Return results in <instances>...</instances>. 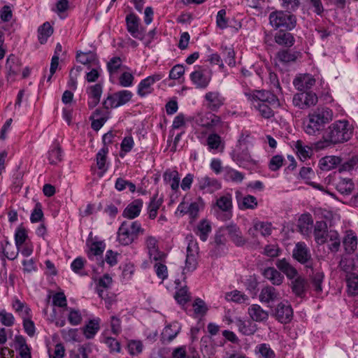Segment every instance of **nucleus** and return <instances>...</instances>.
<instances>
[{"label": "nucleus", "mask_w": 358, "mask_h": 358, "mask_svg": "<svg viewBox=\"0 0 358 358\" xmlns=\"http://www.w3.org/2000/svg\"><path fill=\"white\" fill-rule=\"evenodd\" d=\"M353 129L345 120H337L326 128L322 138L315 143L317 150H323L348 141L352 136Z\"/></svg>", "instance_id": "1"}, {"label": "nucleus", "mask_w": 358, "mask_h": 358, "mask_svg": "<svg viewBox=\"0 0 358 358\" xmlns=\"http://www.w3.org/2000/svg\"><path fill=\"white\" fill-rule=\"evenodd\" d=\"M275 265L288 279L291 280L290 287L295 296L303 298L306 292V280L299 275L297 270L285 258L277 260Z\"/></svg>", "instance_id": "2"}, {"label": "nucleus", "mask_w": 358, "mask_h": 358, "mask_svg": "<svg viewBox=\"0 0 358 358\" xmlns=\"http://www.w3.org/2000/svg\"><path fill=\"white\" fill-rule=\"evenodd\" d=\"M333 111L327 107H320L308 115L304 122V131L308 135H316L322 127L333 120Z\"/></svg>", "instance_id": "3"}, {"label": "nucleus", "mask_w": 358, "mask_h": 358, "mask_svg": "<svg viewBox=\"0 0 358 358\" xmlns=\"http://www.w3.org/2000/svg\"><path fill=\"white\" fill-rule=\"evenodd\" d=\"M145 229L137 220L123 221L118 228L117 241L122 245H129L136 241L140 235H143Z\"/></svg>", "instance_id": "4"}, {"label": "nucleus", "mask_w": 358, "mask_h": 358, "mask_svg": "<svg viewBox=\"0 0 358 358\" xmlns=\"http://www.w3.org/2000/svg\"><path fill=\"white\" fill-rule=\"evenodd\" d=\"M244 94L253 106H255V103L262 104L264 103H268L271 106H279L278 99L269 91L252 90L245 92Z\"/></svg>", "instance_id": "5"}, {"label": "nucleus", "mask_w": 358, "mask_h": 358, "mask_svg": "<svg viewBox=\"0 0 358 358\" xmlns=\"http://www.w3.org/2000/svg\"><path fill=\"white\" fill-rule=\"evenodd\" d=\"M270 24L275 29L280 27L291 30L295 27V17L283 11L272 12L269 15Z\"/></svg>", "instance_id": "6"}, {"label": "nucleus", "mask_w": 358, "mask_h": 358, "mask_svg": "<svg viewBox=\"0 0 358 358\" xmlns=\"http://www.w3.org/2000/svg\"><path fill=\"white\" fill-rule=\"evenodd\" d=\"M194 122L196 126L211 130L217 127H222L224 124L220 116L212 113L211 112H206L199 113L194 117Z\"/></svg>", "instance_id": "7"}, {"label": "nucleus", "mask_w": 358, "mask_h": 358, "mask_svg": "<svg viewBox=\"0 0 358 358\" xmlns=\"http://www.w3.org/2000/svg\"><path fill=\"white\" fill-rule=\"evenodd\" d=\"M133 94L129 90H121L108 94L103 101V105L106 109L115 108L127 103L131 99Z\"/></svg>", "instance_id": "8"}, {"label": "nucleus", "mask_w": 358, "mask_h": 358, "mask_svg": "<svg viewBox=\"0 0 358 358\" xmlns=\"http://www.w3.org/2000/svg\"><path fill=\"white\" fill-rule=\"evenodd\" d=\"M292 257L301 264L306 265L307 268H312V255L309 248L305 243L299 242L295 245L292 251Z\"/></svg>", "instance_id": "9"}, {"label": "nucleus", "mask_w": 358, "mask_h": 358, "mask_svg": "<svg viewBox=\"0 0 358 358\" xmlns=\"http://www.w3.org/2000/svg\"><path fill=\"white\" fill-rule=\"evenodd\" d=\"M318 101L317 96L313 92H302L296 94L292 99L294 106L300 109L314 106Z\"/></svg>", "instance_id": "10"}, {"label": "nucleus", "mask_w": 358, "mask_h": 358, "mask_svg": "<svg viewBox=\"0 0 358 358\" xmlns=\"http://www.w3.org/2000/svg\"><path fill=\"white\" fill-rule=\"evenodd\" d=\"M196 185L203 194H213L222 187L221 182L218 180L208 176L198 178Z\"/></svg>", "instance_id": "11"}, {"label": "nucleus", "mask_w": 358, "mask_h": 358, "mask_svg": "<svg viewBox=\"0 0 358 358\" xmlns=\"http://www.w3.org/2000/svg\"><path fill=\"white\" fill-rule=\"evenodd\" d=\"M163 77L164 75L162 73H155L142 80L138 85V95L141 97H144L152 94L154 90L152 85L156 82L162 80Z\"/></svg>", "instance_id": "12"}, {"label": "nucleus", "mask_w": 358, "mask_h": 358, "mask_svg": "<svg viewBox=\"0 0 358 358\" xmlns=\"http://www.w3.org/2000/svg\"><path fill=\"white\" fill-rule=\"evenodd\" d=\"M127 30L135 38L143 41L145 38V29L139 27V18L134 14L126 17Z\"/></svg>", "instance_id": "13"}, {"label": "nucleus", "mask_w": 358, "mask_h": 358, "mask_svg": "<svg viewBox=\"0 0 358 358\" xmlns=\"http://www.w3.org/2000/svg\"><path fill=\"white\" fill-rule=\"evenodd\" d=\"M273 315L280 322L287 324L292 319L293 310L287 301H282L273 310Z\"/></svg>", "instance_id": "14"}, {"label": "nucleus", "mask_w": 358, "mask_h": 358, "mask_svg": "<svg viewBox=\"0 0 358 358\" xmlns=\"http://www.w3.org/2000/svg\"><path fill=\"white\" fill-rule=\"evenodd\" d=\"M204 100L210 110L217 111L224 104L225 98L218 91H210L206 93Z\"/></svg>", "instance_id": "15"}, {"label": "nucleus", "mask_w": 358, "mask_h": 358, "mask_svg": "<svg viewBox=\"0 0 358 358\" xmlns=\"http://www.w3.org/2000/svg\"><path fill=\"white\" fill-rule=\"evenodd\" d=\"M281 299L280 292L271 285L262 287L259 295L260 302L266 304L273 303Z\"/></svg>", "instance_id": "16"}, {"label": "nucleus", "mask_w": 358, "mask_h": 358, "mask_svg": "<svg viewBox=\"0 0 358 358\" xmlns=\"http://www.w3.org/2000/svg\"><path fill=\"white\" fill-rule=\"evenodd\" d=\"M190 79L197 88L203 89L208 85L211 78L208 75L206 71L199 66L190 74Z\"/></svg>", "instance_id": "17"}, {"label": "nucleus", "mask_w": 358, "mask_h": 358, "mask_svg": "<svg viewBox=\"0 0 358 358\" xmlns=\"http://www.w3.org/2000/svg\"><path fill=\"white\" fill-rule=\"evenodd\" d=\"M143 206V201L141 199H134L124 208L122 216L128 220H133L139 216Z\"/></svg>", "instance_id": "18"}, {"label": "nucleus", "mask_w": 358, "mask_h": 358, "mask_svg": "<svg viewBox=\"0 0 358 358\" xmlns=\"http://www.w3.org/2000/svg\"><path fill=\"white\" fill-rule=\"evenodd\" d=\"M103 92L102 85L97 83L87 87L88 106L90 108L96 107L100 101Z\"/></svg>", "instance_id": "19"}, {"label": "nucleus", "mask_w": 358, "mask_h": 358, "mask_svg": "<svg viewBox=\"0 0 358 358\" xmlns=\"http://www.w3.org/2000/svg\"><path fill=\"white\" fill-rule=\"evenodd\" d=\"M327 224L324 221H317L314 224L313 236L317 245L326 243V238L329 235Z\"/></svg>", "instance_id": "20"}, {"label": "nucleus", "mask_w": 358, "mask_h": 358, "mask_svg": "<svg viewBox=\"0 0 358 358\" xmlns=\"http://www.w3.org/2000/svg\"><path fill=\"white\" fill-rule=\"evenodd\" d=\"M231 322L243 335H252L257 331V325L251 321L235 318Z\"/></svg>", "instance_id": "21"}, {"label": "nucleus", "mask_w": 358, "mask_h": 358, "mask_svg": "<svg viewBox=\"0 0 358 358\" xmlns=\"http://www.w3.org/2000/svg\"><path fill=\"white\" fill-rule=\"evenodd\" d=\"M293 83L298 90L305 91L315 85V79L310 74H303L295 78Z\"/></svg>", "instance_id": "22"}, {"label": "nucleus", "mask_w": 358, "mask_h": 358, "mask_svg": "<svg viewBox=\"0 0 358 358\" xmlns=\"http://www.w3.org/2000/svg\"><path fill=\"white\" fill-rule=\"evenodd\" d=\"M263 276L269 280L272 285L280 286L284 281L283 275L274 267H267L262 271Z\"/></svg>", "instance_id": "23"}, {"label": "nucleus", "mask_w": 358, "mask_h": 358, "mask_svg": "<svg viewBox=\"0 0 358 358\" xmlns=\"http://www.w3.org/2000/svg\"><path fill=\"white\" fill-rule=\"evenodd\" d=\"M248 313L253 321L258 322H264L268 318V311L264 310L258 304L251 305L248 308Z\"/></svg>", "instance_id": "24"}, {"label": "nucleus", "mask_w": 358, "mask_h": 358, "mask_svg": "<svg viewBox=\"0 0 358 358\" xmlns=\"http://www.w3.org/2000/svg\"><path fill=\"white\" fill-rule=\"evenodd\" d=\"M299 53L290 50H280L275 56V64H287L290 62H294L298 57Z\"/></svg>", "instance_id": "25"}, {"label": "nucleus", "mask_w": 358, "mask_h": 358, "mask_svg": "<svg viewBox=\"0 0 358 358\" xmlns=\"http://www.w3.org/2000/svg\"><path fill=\"white\" fill-rule=\"evenodd\" d=\"M238 144V149L234 152L233 158L239 164H243L244 162L250 161L251 157L248 152L244 140L239 139Z\"/></svg>", "instance_id": "26"}, {"label": "nucleus", "mask_w": 358, "mask_h": 358, "mask_svg": "<svg viewBox=\"0 0 358 358\" xmlns=\"http://www.w3.org/2000/svg\"><path fill=\"white\" fill-rule=\"evenodd\" d=\"M163 179L166 184L171 186L172 190L176 192L179 188L180 177L179 173L176 170H166L163 175Z\"/></svg>", "instance_id": "27"}, {"label": "nucleus", "mask_w": 358, "mask_h": 358, "mask_svg": "<svg viewBox=\"0 0 358 358\" xmlns=\"http://www.w3.org/2000/svg\"><path fill=\"white\" fill-rule=\"evenodd\" d=\"M164 201L163 197L159 196L158 192H156L151 198L148 207L149 218L154 220L157 215V212Z\"/></svg>", "instance_id": "28"}, {"label": "nucleus", "mask_w": 358, "mask_h": 358, "mask_svg": "<svg viewBox=\"0 0 358 358\" xmlns=\"http://www.w3.org/2000/svg\"><path fill=\"white\" fill-rule=\"evenodd\" d=\"M326 243H327L328 249L330 252L336 253L341 248V237L339 234L336 230H329V235L326 238Z\"/></svg>", "instance_id": "29"}, {"label": "nucleus", "mask_w": 358, "mask_h": 358, "mask_svg": "<svg viewBox=\"0 0 358 358\" xmlns=\"http://www.w3.org/2000/svg\"><path fill=\"white\" fill-rule=\"evenodd\" d=\"M15 348L19 352L21 358H31V350L22 336L15 337Z\"/></svg>", "instance_id": "30"}, {"label": "nucleus", "mask_w": 358, "mask_h": 358, "mask_svg": "<svg viewBox=\"0 0 358 358\" xmlns=\"http://www.w3.org/2000/svg\"><path fill=\"white\" fill-rule=\"evenodd\" d=\"M6 69L7 71V76L10 78H14V77L19 73V62L14 55L11 54L7 57Z\"/></svg>", "instance_id": "31"}, {"label": "nucleus", "mask_w": 358, "mask_h": 358, "mask_svg": "<svg viewBox=\"0 0 358 358\" xmlns=\"http://www.w3.org/2000/svg\"><path fill=\"white\" fill-rule=\"evenodd\" d=\"M343 247L347 253L351 254L355 251L357 248V237L352 231H347L343 240Z\"/></svg>", "instance_id": "32"}, {"label": "nucleus", "mask_w": 358, "mask_h": 358, "mask_svg": "<svg viewBox=\"0 0 358 358\" xmlns=\"http://www.w3.org/2000/svg\"><path fill=\"white\" fill-rule=\"evenodd\" d=\"M313 225V220L310 214H303L300 216L298 221V227L299 229V231L303 235L309 234Z\"/></svg>", "instance_id": "33"}, {"label": "nucleus", "mask_w": 358, "mask_h": 358, "mask_svg": "<svg viewBox=\"0 0 358 358\" xmlns=\"http://www.w3.org/2000/svg\"><path fill=\"white\" fill-rule=\"evenodd\" d=\"M77 61L84 65H91L96 66L99 64V60L96 55L93 52H78L76 55Z\"/></svg>", "instance_id": "34"}, {"label": "nucleus", "mask_w": 358, "mask_h": 358, "mask_svg": "<svg viewBox=\"0 0 358 358\" xmlns=\"http://www.w3.org/2000/svg\"><path fill=\"white\" fill-rule=\"evenodd\" d=\"M99 324L100 319L96 318L94 320H90L88 323L85 327H83V334L87 339H91L94 337L100 329Z\"/></svg>", "instance_id": "35"}, {"label": "nucleus", "mask_w": 358, "mask_h": 358, "mask_svg": "<svg viewBox=\"0 0 358 358\" xmlns=\"http://www.w3.org/2000/svg\"><path fill=\"white\" fill-rule=\"evenodd\" d=\"M274 39L277 44L287 48L292 47L295 42V39L291 33L282 31L275 34Z\"/></svg>", "instance_id": "36"}, {"label": "nucleus", "mask_w": 358, "mask_h": 358, "mask_svg": "<svg viewBox=\"0 0 358 358\" xmlns=\"http://www.w3.org/2000/svg\"><path fill=\"white\" fill-rule=\"evenodd\" d=\"M293 147L301 160L304 161L310 158L312 154L310 147L305 145L302 141L298 140L293 142Z\"/></svg>", "instance_id": "37"}, {"label": "nucleus", "mask_w": 358, "mask_h": 358, "mask_svg": "<svg viewBox=\"0 0 358 358\" xmlns=\"http://www.w3.org/2000/svg\"><path fill=\"white\" fill-rule=\"evenodd\" d=\"M255 354L257 358H274L275 352L269 344L260 343L256 345Z\"/></svg>", "instance_id": "38"}, {"label": "nucleus", "mask_w": 358, "mask_h": 358, "mask_svg": "<svg viewBox=\"0 0 358 358\" xmlns=\"http://www.w3.org/2000/svg\"><path fill=\"white\" fill-rule=\"evenodd\" d=\"M215 206L223 212H230L232 208V196L226 194L220 196L216 201Z\"/></svg>", "instance_id": "39"}, {"label": "nucleus", "mask_w": 358, "mask_h": 358, "mask_svg": "<svg viewBox=\"0 0 358 358\" xmlns=\"http://www.w3.org/2000/svg\"><path fill=\"white\" fill-rule=\"evenodd\" d=\"M238 199V207L241 210L255 209L258 206L257 198L252 195H246Z\"/></svg>", "instance_id": "40"}, {"label": "nucleus", "mask_w": 358, "mask_h": 358, "mask_svg": "<svg viewBox=\"0 0 358 358\" xmlns=\"http://www.w3.org/2000/svg\"><path fill=\"white\" fill-rule=\"evenodd\" d=\"M336 187L341 194L348 195L353 190L354 184L351 179L340 178L336 184Z\"/></svg>", "instance_id": "41"}, {"label": "nucleus", "mask_w": 358, "mask_h": 358, "mask_svg": "<svg viewBox=\"0 0 358 358\" xmlns=\"http://www.w3.org/2000/svg\"><path fill=\"white\" fill-rule=\"evenodd\" d=\"M210 231L211 226L210 222L207 220H202L197 225L195 233L202 241H206Z\"/></svg>", "instance_id": "42"}, {"label": "nucleus", "mask_w": 358, "mask_h": 358, "mask_svg": "<svg viewBox=\"0 0 358 358\" xmlns=\"http://www.w3.org/2000/svg\"><path fill=\"white\" fill-rule=\"evenodd\" d=\"M53 28L48 22H45L38 29V38L41 44L46 43L48 38L52 34Z\"/></svg>", "instance_id": "43"}, {"label": "nucleus", "mask_w": 358, "mask_h": 358, "mask_svg": "<svg viewBox=\"0 0 358 358\" xmlns=\"http://www.w3.org/2000/svg\"><path fill=\"white\" fill-rule=\"evenodd\" d=\"M348 292L351 296L358 294V275L348 273L346 275Z\"/></svg>", "instance_id": "44"}, {"label": "nucleus", "mask_w": 358, "mask_h": 358, "mask_svg": "<svg viewBox=\"0 0 358 358\" xmlns=\"http://www.w3.org/2000/svg\"><path fill=\"white\" fill-rule=\"evenodd\" d=\"M224 178L227 181L241 182L244 179V174L231 168L226 167L224 169Z\"/></svg>", "instance_id": "45"}, {"label": "nucleus", "mask_w": 358, "mask_h": 358, "mask_svg": "<svg viewBox=\"0 0 358 358\" xmlns=\"http://www.w3.org/2000/svg\"><path fill=\"white\" fill-rule=\"evenodd\" d=\"M106 66L110 78H112L122 66V61L120 57H113L108 61Z\"/></svg>", "instance_id": "46"}, {"label": "nucleus", "mask_w": 358, "mask_h": 358, "mask_svg": "<svg viewBox=\"0 0 358 358\" xmlns=\"http://www.w3.org/2000/svg\"><path fill=\"white\" fill-rule=\"evenodd\" d=\"M108 152V148L106 146H103L96 154V165L99 170L103 173L107 171L106 167V156Z\"/></svg>", "instance_id": "47"}, {"label": "nucleus", "mask_w": 358, "mask_h": 358, "mask_svg": "<svg viewBox=\"0 0 358 358\" xmlns=\"http://www.w3.org/2000/svg\"><path fill=\"white\" fill-rule=\"evenodd\" d=\"M271 105L268 103L262 104L255 103V106H253L259 113V115L265 118L269 119L274 116V112L271 107Z\"/></svg>", "instance_id": "48"}, {"label": "nucleus", "mask_w": 358, "mask_h": 358, "mask_svg": "<svg viewBox=\"0 0 358 358\" xmlns=\"http://www.w3.org/2000/svg\"><path fill=\"white\" fill-rule=\"evenodd\" d=\"M154 271L158 278L164 280H166L169 276L168 268L164 262H156L153 265Z\"/></svg>", "instance_id": "49"}, {"label": "nucleus", "mask_w": 358, "mask_h": 358, "mask_svg": "<svg viewBox=\"0 0 358 358\" xmlns=\"http://www.w3.org/2000/svg\"><path fill=\"white\" fill-rule=\"evenodd\" d=\"M338 162V158L333 156H327L322 158L319 162L320 167L323 171L333 169Z\"/></svg>", "instance_id": "50"}, {"label": "nucleus", "mask_w": 358, "mask_h": 358, "mask_svg": "<svg viewBox=\"0 0 358 358\" xmlns=\"http://www.w3.org/2000/svg\"><path fill=\"white\" fill-rule=\"evenodd\" d=\"M13 308L22 317H29L31 310L26 303L19 299H15L13 302Z\"/></svg>", "instance_id": "51"}, {"label": "nucleus", "mask_w": 358, "mask_h": 358, "mask_svg": "<svg viewBox=\"0 0 358 358\" xmlns=\"http://www.w3.org/2000/svg\"><path fill=\"white\" fill-rule=\"evenodd\" d=\"M227 230L230 235V238L236 243V245H242L245 243V239L241 236V233L239 231V229L236 227V226H229L227 227Z\"/></svg>", "instance_id": "52"}, {"label": "nucleus", "mask_w": 358, "mask_h": 358, "mask_svg": "<svg viewBox=\"0 0 358 358\" xmlns=\"http://www.w3.org/2000/svg\"><path fill=\"white\" fill-rule=\"evenodd\" d=\"M206 143L210 151L217 150L222 144L221 137L217 134H210L206 139Z\"/></svg>", "instance_id": "53"}, {"label": "nucleus", "mask_w": 358, "mask_h": 358, "mask_svg": "<svg viewBox=\"0 0 358 358\" xmlns=\"http://www.w3.org/2000/svg\"><path fill=\"white\" fill-rule=\"evenodd\" d=\"M101 110L99 109H96L93 115H92V128L94 130H99L101 128V127L104 124V123L107 120V117L106 115H103V117H100Z\"/></svg>", "instance_id": "54"}, {"label": "nucleus", "mask_w": 358, "mask_h": 358, "mask_svg": "<svg viewBox=\"0 0 358 358\" xmlns=\"http://www.w3.org/2000/svg\"><path fill=\"white\" fill-rule=\"evenodd\" d=\"M48 160L50 164L55 165L62 160L61 148L55 146L51 148L48 152Z\"/></svg>", "instance_id": "55"}, {"label": "nucleus", "mask_w": 358, "mask_h": 358, "mask_svg": "<svg viewBox=\"0 0 358 358\" xmlns=\"http://www.w3.org/2000/svg\"><path fill=\"white\" fill-rule=\"evenodd\" d=\"M197 267V256L194 255H187L185 266L183 268V274L194 271Z\"/></svg>", "instance_id": "56"}, {"label": "nucleus", "mask_w": 358, "mask_h": 358, "mask_svg": "<svg viewBox=\"0 0 358 358\" xmlns=\"http://www.w3.org/2000/svg\"><path fill=\"white\" fill-rule=\"evenodd\" d=\"M254 230L259 231L263 236H269L272 232L271 224L264 222H257L254 224Z\"/></svg>", "instance_id": "57"}, {"label": "nucleus", "mask_w": 358, "mask_h": 358, "mask_svg": "<svg viewBox=\"0 0 358 358\" xmlns=\"http://www.w3.org/2000/svg\"><path fill=\"white\" fill-rule=\"evenodd\" d=\"M324 278V275L322 272H317L314 273L311 278L312 285L314 287V290L317 293L322 292V284Z\"/></svg>", "instance_id": "58"}, {"label": "nucleus", "mask_w": 358, "mask_h": 358, "mask_svg": "<svg viewBox=\"0 0 358 358\" xmlns=\"http://www.w3.org/2000/svg\"><path fill=\"white\" fill-rule=\"evenodd\" d=\"M225 299L228 301H232L238 303H243L248 299V296L242 294L240 291L234 290L230 292H227L225 295Z\"/></svg>", "instance_id": "59"}, {"label": "nucleus", "mask_w": 358, "mask_h": 358, "mask_svg": "<svg viewBox=\"0 0 358 358\" xmlns=\"http://www.w3.org/2000/svg\"><path fill=\"white\" fill-rule=\"evenodd\" d=\"M193 308L194 314L198 316L204 315L208 310L206 303L199 298L196 299L194 301Z\"/></svg>", "instance_id": "60"}, {"label": "nucleus", "mask_w": 358, "mask_h": 358, "mask_svg": "<svg viewBox=\"0 0 358 358\" xmlns=\"http://www.w3.org/2000/svg\"><path fill=\"white\" fill-rule=\"evenodd\" d=\"M174 297L180 304H185L190 299V295L187 287L178 289L176 292Z\"/></svg>", "instance_id": "61"}, {"label": "nucleus", "mask_w": 358, "mask_h": 358, "mask_svg": "<svg viewBox=\"0 0 358 358\" xmlns=\"http://www.w3.org/2000/svg\"><path fill=\"white\" fill-rule=\"evenodd\" d=\"M27 233L25 229L18 228L15 234V241L17 249L20 248L22 244L26 243Z\"/></svg>", "instance_id": "62"}, {"label": "nucleus", "mask_w": 358, "mask_h": 358, "mask_svg": "<svg viewBox=\"0 0 358 358\" xmlns=\"http://www.w3.org/2000/svg\"><path fill=\"white\" fill-rule=\"evenodd\" d=\"M134 77L130 72L122 73L119 78V85L123 87H128L133 85Z\"/></svg>", "instance_id": "63"}, {"label": "nucleus", "mask_w": 358, "mask_h": 358, "mask_svg": "<svg viewBox=\"0 0 358 358\" xmlns=\"http://www.w3.org/2000/svg\"><path fill=\"white\" fill-rule=\"evenodd\" d=\"M52 303L55 306L66 308L67 301L65 294L63 292H57L52 296Z\"/></svg>", "instance_id": "64"}]
</instances>
